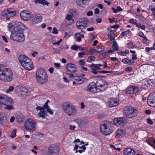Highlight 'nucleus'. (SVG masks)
<instances>
[{
    "mask_svg": "<svg viewBox=\"0 0 155 155\" xmlns=\"http://www.w3.org/2000/svg\"><path fill=\"white\" fill-rule=\"evenodd\" d=\"M50 101L48 100L46 103L44 104V105L46 108V110L48 113H49L50 114H53V112L52 111V110H50L49 108V106H48V103Z\"/></svg>",
    "mask_w": 155,
    "mask_h": 155,
    "instance_id": "34",
    "label": "nucleus"
},
{
    "mask_svg": "<svg viewBox=\"0 0 155 155\" xmlns=\"http://www.w3.org/2000/svg\"><path fill=\"white\" fill-rule=\"evenodd\" d=\"M79 64L82 66L84 65L85 64V59H81L79 61Z\"/></svg>",
    "mask_w": 155,
    "mask_h": 155,
    "instance_id": "54",
    "label": "nucleus"
},
{
    "mask_svg": "<svg viewBox=\"0 0 155 155\" xmlns=\"http://www.w3.org/2000/svg\"><path fill=\"white\" fill-rule=\"evenodd\" d=\"M88 123V121L87 120H81L79 123V125L80 128H82L86 126Z\"/></svg>",
    "mask_w": 155,
    "mask_h": 155,
    "instance_id": "31",
    "label": "nucleus"
},
{
    "mask_svg": "<svg viewBox=\"0 0 155 155\" xmlns=\"http://www.w3.org/2000/svg\"><path fill=\"white\" fill-rule=\"evenodd\" d=\"M38 116L39 118L41 117L44 119L47 116V114L44 110L41 111L38 114Z\"/></svg>",
    "mask_w": 155,
    "mask_h": 155,
    "instance_id": "32",
    "label": "nucleus"
},
{
    "mask_svg": "<svg viewBox=\"0 0 155 155\" xmlns=\"http://www.w3.org/2000/svg\"><path fill=\"white\" fill-rule=\"evenodd\" d=\"M112 48L115 51H117L119 49V47L116 41H114L112 45Z\"/></svg>",
    "mask_w": 155,
    "mask_h": 155,
    "instance_id": "37",
    "label": "nucleus"
},
{
    "mask_svg": "<svg viewBox=\"0 0 155 155\" xmlns=\"http://www.w3.org/2000/svg\"><path fill=\"white\" fill-rule=\"evenodd\" d=\"M124 153L125 155H135V150L131 148H127L124 149Z\"/></svg>",
    "mask_w": 155,
    "mask_h": 155,
    "instance_id": "23",
    "label": "nucleus"
},
{
    "mask_svg": "<svg viewBox=\"0 0 155 155\" xmlns=\"http://www.w3.org/2000/svg\"><path fill=\"white\" fill-rule=\"evenodd\" d=\"M14 87L13 86H10L9 87L8 89L6 91V92L7 93H8L10 92H12L13 90L14 89Z\"/></svg>",
    "mask_w": 155,
    "mask_h": 155,
    "instance_id": "50",
    "label": "nucleus"
},
{
    "mask_svg": "<svg viewBox=\"0 0 155 155\" xmlns=\"http://www.w3.org/2000/svg\"><path fill=\"white\" fill-rule=\"evenodd\" d=\"M35 2L36 3H40L43 5L47 4V1L45 0H35Z\"/></svg>",
    "mask_w": 155,
    "mask_h": 155,
    "instance_id": "41",
    "label": "nucleus"
},
{
    "mask_svg": "<svg viewBox=\"0 0 155 155\" xmlns=\"http://www.w3.org/2000/svg\"><path fill=\"white\" fill-rule=\"evenodd\" d=\"M74 37L76 39L77 41L79 42L81 41L80 34L79 33H76L74 34Z\"/></svg>",
    "mask_w": 155,
    "mask_h": 155,
    "instance_id": "39",
    "label": "nucleus"
},
{
    "mask_svg": "<svg viewBox=\"0 0 155 155\" xmlns=\"http://www.w3.org/2000/svg\"><path fill=\"white\" fill-rule=\"evenodd\" d=\"M129 22L132 24H136V20H135L132 19L129 20Z\"/></svg>",
    "mask_w": 155,
    "mask_h": 155,
    "instance_id": "60",
    "label": "nucleus"
},
{
    "mask_svg": "<svg viewBox=\"0 0 155 155\" xmlns=\"http://www.w3.org/2000/svg\"><path fill=\"white\" fill-rule=\"evenodd\" d=\"M12 104L8 105H6L5 107V109H7L8 110H11V109H14L13 106L12 105Z\"/></svg>",
    "mask_w": 155,
    "mask_h": 155,
    "instance_id": "46",
    "label": "nucleus"
},
{
    "mask_svg": "<svg viewBox=\"0 0 155 155\" xmlns=\"http://www.w3.org/2000/svg\"><path fill=\"white\" fill-rule=\"evenodd\" d=\"M91 66L92 67H93L95 68V69L96 70H99L100 69V68H99V66L97 65V64H93L92 65H91Z\"/></svg>",
    "mask_w": 155,
    "mask_h": 155,
    "instance_id": "57",
    "label": "nucleus"
},
{
    "mask_svg": "<svg viewBox=\"0 0 155 155\" xmlns=\"http://www.w3.org/2000/svg\"><path fill=\"white\" fill-rule=\"evenodd\" d=\"M20 16L21 19L25 21L29 20L31 18L30 12L27 10L21 12L20 13Z\"/></svg>",
    "mask_w": 155,
    "mask_h": 155,
    "instance_id": "16",
    "label": "nucleus"
},
{
    "mask_svg": "<svg viewBox=\"0 0 155 155\" xmlns=\"http://www.w3.org/2000/svg\"><path fill=\"white\" fill-rule=\"evenodd\" d=\"M16 136V130L14 129L13 130L11 134V137L12 138H15Z\"/></svg>",
    "mask_w": 155,
    "mask_h": 155,
    "instance_id": "49",
    "label": "nucleus"
},
{
    "mask_svg": "<svg viewBox=\"0 0 155 155\" xmlns=\"http://www.w3.org/2000/svg\"><path fill=\"white\" fill-rule=\"evenodd\" d=\"M109 54L107 52L102 53L100 54V57L101 58H103L107 57Z\"/></svg>",
    "mask_w": 155,
    "mask_h": 155,
    "instance_id": "42",
    "label": "nucleus"
},
{
    "mask_svg": "<svg viewBox=\"0 0 155 155\" xmlns=\"http://www.w3.org/2000/svg\"><path fill=\"white\" fill-rule=\"evenodd\" d=\"M134 112V108L130 106L126 107L123 110L124 115L129 118L135 116V113Z\"/></svg>",
    "mask_w": 155,
    "mask_h": 155,
    "instance_id": "9",
    "label": "nucleus"
},
{
    "mask_svg": "<svg viewBox=\"0 0 155 155\" xmlns=\"http://www.w3.org/2000/svg\"><path fill=\"white\" fill-rule=\"evenodd\" d=\"M31 21L34 24H36L40 22L42 19V17L39 15L34 14L31 16Z\"/></svg>",
    "mask_w": 155,
    "mask_h": 155,
    "instance_id": "20",
    "label": "nucleus"
},
{
    "mask_svg": "<svg viewBox=\"0 0 155 155\" xmlns=\"http://www.w3.org/2000/svg\"><path fill=\"white\" fill-rule=\"evenodd\" d=\"M136 27H138L139 28H140V29H145V26L143 25H141L140 24H138L137 23H136ZM140 29V28H139L138 29V30H139Z\"/></svg>",
    "mask_w": 155,
    "mask_h": 155,
    "instance_id": "45",
    "label": "nucleus"
},
{
    "mask_svg": "<svg viewBox=\"0 0 155 155\" xmlns=\"http://www.w3.org/2000/svg\"><path fill=\"white\" fill-rule=\"evenodd\" d=\"M112 123L110 121H104L101 123L100 129L101 132L105 135L111 134L112 132Z\"/></svg>",
    "mask_w": 155,
    "mask_h": 155,
    "instance_id": "4",
    "label": "nucleus"
},
{
    "mask_svg": "<svg viewBox=\"0 0 155 155\" xmlns=\"http://www.w3.org/2000/svg\"><path fill=\"white\" fill-rule=\"evenodd\" d=\"M74 80L76 81V82L77 83V84H82L84 81V78L81 77H79L78 76H75V79Z\"/></svg>",
    "mask_w": 155,
    "mask_h": 155,
    "instance_id": "28",
    "label": "nucleus"
},
{
    "mask_svg": "<svg viewBox=\"0 0 155 155\" xmlns=\"http://www.w3.org/2000/svg\"><path fill=\"white\" fill-rule=\"evenodd\" d=\"M127 121V118L126 117H121L115 118L114 122L115 125L117 126H122Z\"/></svg>",
    "mask_w": 155,
    "mask_h": 155,
    "instance_id": "15",
    "label": "nucleus"
},
{
    "mask_svg": "<svg viewBox=\"0 0 155 155\" xmlns=\"http://www.w3.org/2000/svg\"><path fill=\"white\" fill-rule=\"evenodd\" d=\"M66 68L68 71L72 73H75L77 71L76 66L71 63L67 64Z\"/></svg>",
    "mask_w": 155,
    "mask_h": 155,
    "instance_id": "19",
    "label": "nucleus"
},
{
    "mask_svg": "<svg viewBox=\"0 0 155 155\" xmlns=\"http://www.w3.org/2000/svg\"><path fill=\"white\" fill-rule=\"evenodd\" d=\"M146 51V52H149L150 51L153 50L155 51V42L153 44V46L151 47H146L145 48Z\"/></svg>",
    "mask_w": 155,
    "mask_h": 155,
    "instance_id": "38",
    "label": "nucleus"
},
{
    "mask_svg": "<svg viewBox=\"0 0 155 155\" xmlns=\"http://www.w3.org/2000/svg\"><path fill=\"white\" fill-rule=\"evenodd\" d=\"M135 86H132L128 88L126 90V92L127 94H134L135 93Z\"/></svg>",
    "mask_w": 155,
    "mask_h": 155,
    "instance_id": "29",
    "label": "nucleus"
},
{
    "mask_svg": "<svg viewBox=\"0 0 155 155\" xmlns=\"http://www.w3.org/2000/svg\"><path fill=\"white\" fill-rule=\"evenodd\" d=\"M13 73L9 68H5L0 76V80L5 82L11 81L12 79Z\"/></svg>",
    "mask_w": 155,
    "mask_h": 155,
    "instance_id": "6",
    "label": "nucleus"
},
{
    "mask_svg": "<svg viewBox=\"0 0 155 155\" xmlns=\"http://www.w3.org/2000/svg\"><path fill=\"white\" fill-rule=\"evenodd\" d=\"M5 118L4 114H0V124L3 125L6 123V120Z\"/></svg>",
    "mask_w": 155,
    "mask_h": 155,
    "instance_id": "33",
    "label": "nucleus"
},
{
    "mask_svg": "<svg viewBox=\"0 0 155 155\" xmlns=\"http://www.w3.org/2000/svg\"><path fill=\"white\" fill-rule=\"evenodd\" d=\"M52 33L55 34H57L58 33V31L56 28L54 27L53 28Z\"/></svg>",
    "mask_w": 155,
    "mask_h": 155,
    "instance_id": "59",
    "label": "nucleus"
},
{
    "mask_svg": "<svg viewBox=\"0 0 155 155\" xmlns=\"http://www.w3.org/2000/svg\"><path fill=\"white\" fill-rule=\"evenodd\" d=\"M88 21V19L87 18H81L77 22L76 24L77 27L78 29H82L84 27H86V25Z\"/></svg>",
    "mask_w": 155,
    "mask_h": 155,
    "instance_id": "13",
    "label": "nucleus"
},
{
    "mask_svg": "<svg viewBox=\"0 0 155 155\" xmlns=\"http://www.w3.org/2000/svg\"><path fill=\"white\" fill-rule=\"evenodd\" d=\"M8 30L9 31L12 32H15L16 31V27L15 21H12L10 22L8 26Z\"/></svg>",
    "mask_w": 155,
    "mask_h": 155,
    "instance_id": "22",
    "label": "nucleus"
},
{
    "mask_svg": "<svg viewBox=\"0 0 155 155\" xmlns=\"http://www.w3.org/2000/svg\"><path fill=\"white\" fill-rule=\"evenodd\" d=\"M20 63L25 69L31 70L34 68V65L31 60L25 55H21L18 58Z\"/></svg>",
    "mask_w": 155,
    "mask_h": 155,
    "instance_id": "1",
    "label": "nucleus"
},
{
    "mask_svg": "<svg viewBox=\"0 0 155 155\" xmlns=\"http://www.w3.org/2000/svg\"><path fill=\"white\" fill-rule=\"evenodd\" d=\"M10 38L14 41L22 42L25 40V36L22 31L19 30L12 33L10 36Z\"/></svg>",
    "mask_w": 155,
    "mask_h": 155,
    "instance_id": "5",
    "label": "nucleus"
},
{
    "mask_svg": "<svg viewBox=\"0 0 155 155\" xmlns=\"http://www.w3.org/2000/svg\"><path fill=\"white\" fill-rule=\"evenodd\" d=\"M16 31H22V30L24 29L25 27V25L21 23L15 21Z\"/></svg>",
    "mask_w": 155,
    "mask_h": 155,
    "instance_id": "25",
    "label": "nucleus"
},
{
    "mask_svg": "<svg viewBox=\"0 0 155 155\" xmlns=\"http://www.w3.org/2000/svg\"><path fill=\"white\" fill-rule=\"evenodd\" d=\"M96 84L97 89L101 91L104 90L108 85L105 81L102 79H97Z\"/></svg>",
    "mask_w": 155,
    "mask_h": 155,
    "instance_id": "12",
    "label": "nucleus"
},
{
    "mask_svg": "<svg viewBox=\"0 0 155 155\" xmlns=\"http://www.w3.org/2000/svg\"><path fill=\"white\" fill-rule=\"evenodd\" d=\"M154 83L153 80L152 79L143 80L139 83L138 85L141 89L146 90L152 86L154 84Z\"/></svg>",
    "mask_w": 155,
    "mask_h": 155,
    "instance_id": "8",
    "label": "nucleus"
},
{
    "mask_svg": "<svg viewBox=\"0 0 155 155\" xmlns=\"http://www.w3.org/2000/svg\"><path fill=\"white\" fill-rule=\"evenodd\" d=\"M147 122L148 124H150L153 125V121L150 118H148L147 119Z\"/></svg>",
    "mask_w": 155,
    "mask_h": 155,
    "instance_id": "56",
    "label": "nucleus"
},
{
    "mask_svg": "<svg viewBox=\"0 0 155 155\" xmlns=\"http://www.w3.org/2000/svg\"><path fill=\"white\" fill-rule=\"evenodd\" d=\"M93 12L92 11H90L87 13V15L88 16H90L93 15Z\"/></svg>",
    "mask_w": 155,
    "mask_h": 155,
    "instance_id": "62",
    "label": "nucleus"
},
{
    "mask_svg": "<svg viewBox=\"0 0 155 155\" xmlns=\"http://www.w3.org/2000/svg\"><path fill=\"white\" fill-rule=\"evenodd\" d=\"M80 148L81 150H77L76 152V153L79 152L80 153H81L82 152L84 151L86 149V147H85V146H82L80 147Z\"/></svg>",
    "mask_w": 155,
    "mask_h": 155,
    "instance_id": "44",
    "label": "nucleus"
},
{
    "mask_svg": "<svg viewBox=\"0 0 155 155\" xmlns=\"http://www.w3.org/2000/svg\"><path fill=\"white\" fill-rule=\"evenodd\" d=\"M16 14V12L14 9L8 8L3 10L2 12L1 15L5 17H12L14 16Z\"/></svg>",
    "mask_w": 155,
    "mask_h": 155,
    "instance_id": "11",
    "label": "nucleus"
},
{
    "mask_svg": "<svg viewBox=\"0 0 155 155\" xmlns=\"http://www.w3.org/2000/svg\"><path fill=\"white\" fill-rule=\"evenodd\" d=\"M97 89L96 84L94 82L91 83L87 87V90L91 92H95Z\"/></svg>",
    "mask_w": 155,
    "mask_h": 155,
    "instance_id": "18",
    "label": "nucleus"
},
{
    "mask_svg": "<svg viewBox=\"0 0 155 155\" xmlns=\"http://www.w3.org/2000/svg\"><path fill=\"white\" fill-rule=\"evenodd\" d=\"M72 14H68L66 17V19L68 21H70L72 19Z\"/></svg>",
    "mask_w": 155,
    "mask_h": 155,
    "instance_id": "53",
    "label": "nucleus"
},
{
    "mask_svg": "<svg viewBox=\"0 0 155 155\" xmlns=\"http://www.w3.org/2000/svg\"><path fill=\"white\" fill-rule=\"evenodd\" d=\"M132 70V69L130 67H127L125 68V71L128 72H130Z\"/></svg>",
    "mask_w": 155,
    "mask_h": 155,
    "instance_id": "61",
    "label": "nucleus"
},
{
    "mask_svg": "<svg viewBox=\"0 0 155 155\" xmlns=\"http://www.w3.org/2000/svg\"><path fill=\"white\" fill-rule=\"evenodd\" d=\"M61 48L63 49H66L68 48V47L67 45L64 44L61 46Z\"/></svg>",
    "mask_w": 155,
    "mask_h": 155,
    "instance_id": "58",
    "label": "nucleus"
},
{
    "mask_svg": "<svg viewBox=\"0 0 155 155\" xmlns=\"http://www.w3.org/2000/svg\"><path fill=\"white\" fill-rule=\"evenodd\" d=\"M95 58L94 56H89L87 58V61L88 62H91L92 61H95Z\"/></svg>",
    "mask_w": 155,
    "mask_h": 155,
    "instance_id": "43",
    "label": "nucleus"
},
{
    "mask_svg": "<svg viewBox=\"0 0 155 155\" xmlns=\"http://www.w3.org/2000/svg\"><path fill=\"white\" fill-rule=\"evenodd\" d=\"M138 35L140 37L143 38V41L145 43L147 40V38L144 35L143 33L141 31H139L138 33Z\"/></svg>",
    "mask_w": 155,
    "mask_h": 155,
    "instance_id": "35",
    "label": "nucleus"
},
{
    "mask_svg": "<svg viewBox=\"0 0 155 155\" xmlns=\"http://www.w3.org/2000/svg\"><path fill=\"white\" fill-rule=\"evenodd\" d=\"M4 69V66L3 65L0 64V76L2 74V72Z\"/></svg>",
    "mask_w": 155,
    "mask_h": 155,
    "instance_id": "55",
    "label": "nucleus"
},
{
    "mask_svg": "<svg viewBox=\"0 0 155 155\" xmlns=\"http://www.w3.org/2000/svg\"><path fill=\"white\" fill-rule=\"evenodd\" d=\"M132 58V59H130L128 58H125L122 60V61L124 64L131 65L135 62L134 60L136 59V55L133 54Z\"/></svg>",
    "mask_w": 155,
    "mask_h": 155,
    "instance_id": "21",
    "label": "nucleus"
},
{
    "mask_svg": "<svg viewBox=\"0 0 155 155\" xmlns=\"http://www.w3.org/2000/svg\"><path fill=\"white\" fill-rule=\"evenodd\" d=\"M151 10L152 12L153 15V16H155V7H154L152 8L151 9Z\"/></svg>",
    "mask_w": 155,
    "mask_h": 155,
    "instance_id": "64",
    "label": "nucleus"
},
{
    "mask_svg": "<svg viewBox=\"0 0 155 155\" xmlns=\"http://www.w3.org/2000/svg\"><path fill=\"white\" fill-rule=\"evenodd\" d=\"M126 133V131L125 130L123 129L117 130V131L116 136L120 138V137L124 135Z\"/></svg>",
    "mask_w": 155,
    "mask_h": 155,
    "instance_id": "26",
    "label": "nucleus"
},
{
    "mask_svg": "<svg viewBox=\"0 0 155 155\" xmlns=\"http://www.w3.org/2000/svg\"><path fill=\"white\" fill-rule=\"evenodd\" d=\"M62 107L64 112L68 116L74 115L76 113V107L70 103L66 102L63 103Z\"/></svg>",
    "mask_w": 155,
    "mask_h": 155,
    "instance_id": "3",
    "label": "nucleus"
},
{
    "mask_svg": "<svg viewBox=\"0 0 155 155\" xmlns=\"http://www.w3.org/2000/svg\"><path fill=\"white\" fill-rule=\"evenodd\" d=\"M130 32V31L129 30H127L125 31H123L120 34V36H124L127 34H128L129 32Z\"/></svg>",
    "mask_w": 155,
    "mask_h": 155,
    "instance_id": "51",
    "label": "nucleus"
},
{
    "mask_svg": "<svg viewBox=\"0 0 155 155\" xmlns=\"http://www.w3.org/2000/svg\"><path fill=\"white\" fill-rule=\"evenodd\" d=\"M107 37L111 41L115 39V37L113 32L111 31H110V34H108Z\"/></svg>",
    "mask_w": 155,
    "mask_h": 155,
    "instance_id": "40",
    "label": "nucleus"
},
{
    "mask_svg": "<svg viewBox=\"0 0 155 155\" xmlns=\"http://www.w3.org/2000/svg\"><path fill=\"white\" fill-rule=\"evenodd\" d=\"M75 76L74 75L72 74H70L69 75V77L71 79H73L74 80L75 79Z\"/></svg>",
    "mask_w": 155,
    "mask_h": 155,
    "instance_id": "63",
    "label": "nucleus"
},
{
    "mask_svg": "<svg viewBox=\"0 0 155 155\" xmlns=\"http://www.w3.org/2000/svg\"><path fill=\"white\" fill-rule=\"evenodd\" d=\"M58 150V147L55 144L51 145L48 149V153L54 155H56Z\"/></svg>",
    "mask_w": 155,
    "mask_h": 155,
    "instance_id": "17",
    "label": "nucleus"
},
{
    "mask_svg": "<svg viewBox=\"0 0 155 155\" xmlns=\"http://www.w3.org/2000/svg\"><path fill=\"white\" fill-rule=\"evenodd\" d=\"M37 123L34 120L29 118L27 119L25 122L24 127L25 129L29 131H34L37 128Z\"/></svg>",
    "mask_w": 155,
    "mask_h": 155,
    "instance_id": "7",
    "label": "nucleus"
},
{
    "mask_svg": "<svg viewBox=\"0 0 155 155\" xmlns=\"http://www.w3.org/2000/svg\"><path fill=\"white\" fill-rule=\"evenodd\" d=\"M127 47L129 48H135V45H134L133 44L132 42H130L127 44Z\"/></svg>",
    "mask_w": 155,
    "mask_h": 155,
    "instance_id": "48",
    "label": "nucleus"
},
{
    "mask_svg": "<svg viewBox=\"0 0 155 155\" xmlns=\"http://www.w3.org/2000/svg\"><path fill=\"white\" fill-rule=\"evenodd\" d=\"M36 77L38 82L41 84L45 83L48 80V75L46 71L41 68L37 70Z\"/></svg>",
    "mask_w": 155,
    "mask_h": 155,
    "instance_id": "2",
    "label": "nucleus"
},
{
    "mask_svg": "<svg viewBox=\"0 0 155 155\" xmlns=\"http://www.w3.org/2000/svg\"><path fill=\"white\" fill-rule=\"evenodd\" d=\"M119 100L117 98H111L109 101L108 104L111 107L116 106L118 104Z\"/></svg>",
    "mask_w": 155,
    "mask_h": 155,
    "instance_id": "24",
    "label": "nucleus"
},
{
    "mask_svg": "<svg viewBox=\"0 0 155 155\" xmlns=\"http://www.w3.org/2000/svg\"><path fill=\"white\" fill-rule=\"evenodd\" d=\"M77 5L81 7H84L87 2V0H76Z\"/></svg>",
    "mask_w": 155,
    "mask_h": 155,
    "instance_id": "27",
    "label": "nucleus"
},
{
    "mask_svg": "<svg viewBox=\"0 0 155 155\" xmlns=\"http://www.w3.org/2000/svg\"><path fill=\"white\" fill-rule=\"evenodd\" d=\"M148 104L152 107H155V91L151 93L147 99Z\"/></svg>",
    "mask_w": 155,
    "mask_h": 155,
    "instance_id": "14",
    "label": "nucleus"
},
{
    "mask_svg": "<svg viewBox=\"0 0 155 155\" xmlns=\"http://www.w3.org/2000/svg\"><path fill=\"white\" fill-rule=\"evenodd\" d=\"M35 109L38 110H41V111L44 110L45 109L46 110V108L45 106H44V105L43 107L41 106H38L36 107Z\"/></svg>",
    "mask_w": 155,
    "mask_h": 155,
    "instance_id": "47",
    "label": "nucleus"
},
{
    "mask_svg": "<svg viewBox=\"0 0 155 155\" xmlns=\"http://www.w3.org/2000/svg\"><path fill=\"white\" fill-rule=\"evenodd\" d=\"M0 102L2 104L5 106L13 104V101L11 98L3 95H0Z\"/></svg>",
    "mask_w": 155,
    "mask_h": 155,
    "instance_id": "10",
    "label": "nucleus"
},
{
    "mask_svg": "<svg viewBox=\"0 0 155 155\" xmlns=\"http://www.w3.org/2000/svg\"><path fill=\"white\" fill-rule=\"evenodd\" d=\"M80 48L79 46L76 45H73L71 46V48L74 51H76Z\"/></svg>",
    "mask_w": 155,
    "mask_h": 155,
    "instance_id": "52",
    "label": "nucleus"
},
{
    "mask_svg": "<svg viewBox=\"0 0 155 155\" xmlns=\"http://www.w3.org/2000/svg\"><path fill=\"white\" fill-rule=\"evenodd\" d=\"M19 88L20 91V94L22 95L26 94L28 92V90L24 87H20Z\"/></svg>",
    "mask_w": 155,
    "mask_h": 155,
    "instance_id": "30",
    "label": "nucleus"
},
{
    "mask_svg": "<svg viewBox=\"0 0 155 155\" xmlns=\"http://www.w3.org/2000/svg\"><path fill=\"white\" fill-rule=\"evenodd\" d=\"M104 49V47L103 46L99 45L96 47V49L95 50L96 51L94 52H97L98 53L100 52L103 51Z\"/></svg>",
    "mask_w": 155,
    "mask_h": 155,
    "instance_id": "36",
    "label": "nucleus"
}]
</instances>
